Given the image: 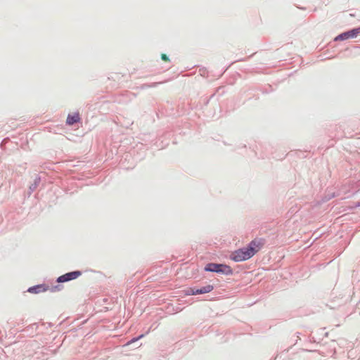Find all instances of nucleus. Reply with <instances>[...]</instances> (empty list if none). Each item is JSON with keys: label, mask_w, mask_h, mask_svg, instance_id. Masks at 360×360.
Segmentation results:
<instances>
[{"label": "nucleus", "mask_w": 360, "mask_h": 360, "mask_svg": "<svg viewBox=\"0 0 360 360\" xmlns=\"http://www.w3.org/2000/svg\"><path fill=\"white\" fill-rule=\"evenodd\" d=\"M262 245L263 242L261 239H255L247 247L233 252L230 258L236 262L249 259L261 249Z\"/></svg>", "instance_id": "f257e3e1"}, {"label": "nucleus", "mask_w": 360, "mask_h": 360, "mask_svg": "<svg viewBox=\"0 0 360 360\" xmlns=\"http://www.w3.org/2000/svg\"><path fill=\"white\" fill-rule=\"evenodd\" d=\"M213 289H214L213 285H205V286H204V287H202V288H201L200 289L197 288V290H198L197 295L208 293V292L212 291Z\"/></svg>", "instance_id": "423d86ee"}, {"label": "nucleus", "mask_w": 360, "mask_h": 360, "mask_svg": "<svg viewBox=\"0 0 360 360\" xmlns=\"http://www.w3.org/2000/svg\"><path fill=\"white\" fill-rule=\"evenodd\" d=\"M45 290H46V289L43 286H41V285L32 287V288H30L28 290V291L30 292H32V293H39L41 291H45Z\"/></svg>", "instance_id": "0eeeda50"}, {"label": "nucleus", "mask_w": 360, "mask_h": 360, "mask_svg": "<svg viewBox=\"0 0 360 360\" xmlns=\"http://www.w3.org/2000/svg\"><path fill=\"white\" fill-rule=\"evenodd\" d=\"M161 58L165 62H168L169 60L168 56L165 53H162L161 55Z\"/></svg>", "instance_id": "1a4fd4ad"}, {"label": "nucleus", "mask_w": 360, "mask_h": 360, "mask_svg": "<svg viewBox=\"0 0 360 360\" xmlns=\"http://www.w3.org/2000/svg\"><path fill=\"white\" fill-rule=\"evenodd\" d=\"M81 274H82V273L79 271H75L69 272V273H67L65 274H63V275L59 276L57 279V281L58 283H63V282L72 281V280L77 278L79 276H81Z\"/></svg>", "instance_id": "7ed1b4c3"}, {"label": "nucleus", "mask_w": 360, "mask_h": 360, "mask_svg": "<svg viewBox=\"0 0 360 360\" xmlns=\"http://www.w3.org/2000/svg\"><path fill=\"white\" fill-rule=\"evenodd\" d=\"M360 33V27L358 28L353 29L350 31L344 32L335 38V40H345L349 38H354Z\"/></svg>", "instance_id": "20e7f679"}, {"label": "nucleus", "mask_w": 360, "mask_h": 360, "mask_svg": "<svg viewBox=\"0 0 360 360\" xmlns=\"http://www.w3.org/2000/svg\"><path fill=\"white\" fill-rule=\"evenodd\" d=\"M80 121V116L79 112H75L72 115H68L66 122L69 125H72Z\"/></svg>", "instance_id": "39448f33"}, {"label": "nucleus", "mask_w": 360, "mask_h": 360, "mask_svg": "<svg viewBox=\"0 0 360 360\" xmlns=\"http://www.w3.org/2000/svg\"><path fill=\"white\" fill-rule=\"evenodd\" d=\"M143 337V335H140V336H139L137 338H134V339H132V340H131L128 344H130V343H131V342H135V341H136V340H139V339L142 338Z\"/></svg>", "instance_id": "9d476101"}, {"label": "nucleus", "mask_w": 360, "mask_h": 360, "mask_svg": "<svg viewBox=\"0 0 360 360\" xmlns=\"http://www.w3.org/2000/svg\"><path fill=\"white\" fill-rule=\"evenodd\" d=\"M197 288H189L184 290L185 295H197Z\"/></svg>", "instance_id": "6e6552de"}, {"label": "nucleus", "mask_w": 360, "mask_h": 360, "mask_svg": "<svg viewBox=\"0 0 360 360\" xmlns=\"http://www.w3.org/2000/svg\"><path fill=\"white\" fill-rule=\"evenodd\" d=\"M206 271L222 273L226 275L232 274V269L226 264H218L214 263H210L205 267Z\"/></svg>", "instance_id": "f03ea898"}]
</instances>
